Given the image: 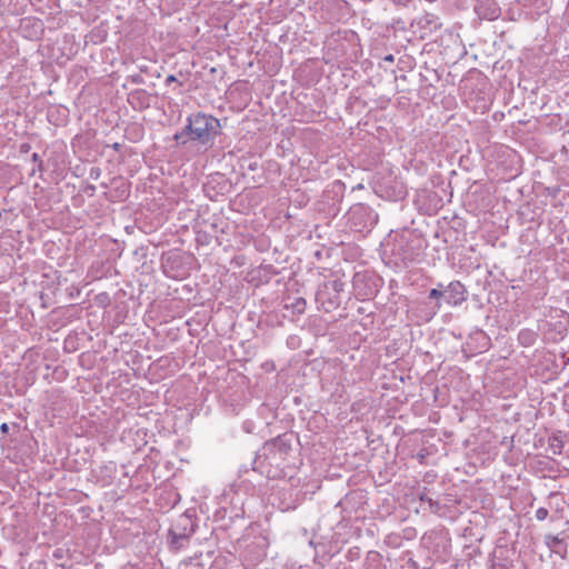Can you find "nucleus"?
I'll return each instance as SVG.
<instances>
[{
	"label": "nucleus",
	"instance_id": "1",
	"mask_svg": "<svg viewBox=\"0 0 569 569\" xmlns=\"http://www.w3.org/2000/svg\"><path fill=\"white\" fill-rule=\"evenodd\" d=\"M296 449L286 437L266 442L258 451L253 469L268 478L292 477L297 467Z\"/></svg>",
	"mask_w": 569,
	"mask_h": 569
},
{
	"label": "nucleus",
	"instance_id": "2",
	"mask_svg": "<svg viewBox=\"0 0 569 569\" xmlns=\"http://www.w3.org/2000/svg\"><path fill=\"white\" fill-rule=\"evenodd\" d=\"M218 120L211 116L197 113L188 119V124L181 132L174 134V140L186 143V134H190L192 140L206 143L210 140L211 130Z\"/></svg>",
	"mask_w": 569,
	"mask_h": 569
},
{
	"label": "nucleus",
	"instance_id": "3",
	"mask_svg": "<svg viewBox=\"0 0 569 569\" xmlns=\"http://www.w3.org/2000/svg\"><path fill=\"white\" fill-rule=\"evenodd\" d=\"M443 300L451 306H457L466 300L465 287L456 281L450 282L449 286L443 290Z\"/></svg>",
	"mask_w": 569,
	"mask_h": 569
},
{
	"label": "nucleus",
	"instance_id": "4",
	"mask_svg": "<svg viewBox=\"0 0 569 569\" xmlns=\"http://www.w3.org/2000/svg\"><path fill=\"white\" fill-rule=\"evenodd\" d=\"M306 300L303 298H296L295 301L289 306L287 305V308H291L295 313H303L306 310Z\"/></svg>",
	"mask_w": 569,
	"mask_h": 569
},
{
	"label": "nucleus",
	"instance_id": "5",
	"mask_svg": "<svg viewBox=\"0 0 569 569\" xmlns=\"http://www.w3.org/2000/svg\"><path fill=\"white\" fill-rule=\"evenodd\" d=\"M31 23H32V26H33V27H34V29H36V32H34L36 34H37V33H39V32L42 30V24H41V22H40V21H34V22H32V20H31V19H23V20H22V27L29 26V24H31Z\"/></svg>",
	"mask_w": 569,
	"mask_h": 569
},
{
	"label": "nucleus",
	"instance_id": "6",
	"mask_svg": "<svg viewBox=\"0 0 569 569\" xmlns=\"http://www.w3.org/2000/svg\"><path fill=\"white\" fill-rule=\"evenodd\" d=\"M548 517V510L546 508H538L536 510V518L540 521L545 520Z\"/></svg>",
	"mask_w": 569,
	"mask_h": 569
},
{
	"label": "nucleus",
	"instance_id": "7",
	"mask_svg": "<svg viewBox=\"0 0 569 569\" xmlns=\"http://www.w3.org/2000/svg\"><path fill=\"white\" fill-rule=\"evenodd\" d=\"M429 298L430 299H439V298H443V291L441 290H438V289H431L430 292H429Z\"/></svg>",
	"mask_w": 569,
	"mask_h": 569
},
{
	"label": "nucleus",
	"instance_id": "8",
	"mask_svg": "<svg viewBox=\"0 0 569 569\" xmlns=\"http://www.w3.org/2000/svg\"><path fill=\"white\" fill-rule=\"evenodd\" d=\"M362 210H363V208L361 206H356V207L352 208L351 213L355 214V213H358V212H360Z\"/></svg>",
	"mask_w": 569,
	"mask_h": 569
},
{
	"label": "nucleus",
	"instance_id": "9",
	"mask_svg": "<svg viewBox=\"0 0 569 569\" xmlns=\"http://www.w3.org/2000/svg\"><path fill=\"white\" fill-rule=\"evenodd\" d=\"M498 17L497 10H493L489 17V19H495Z\"/></svg>",
	"mask_w": 569,
	"mask_h": 569
},
{
	"label": "nucleus",
	"instance_id": "10",
	"mask_svg": "<svg viewBox=\"0 0 569 569\" xmlns=\"http://www.w3.org/2000/svg\"><path fill=\"white\" fill-rule=\"evenodd\" d=\"M1 430H2V431H7V430H8V426H7V423H2V425H1Z\"/></svg>",
	"mask_w": 569,
	"mask_h": 569
},
{
	"label": "nucleus",
	"instance_id": "11",
	"mask_svg": "<svg viewBox=\"0 0 569 569\" xmlns=\"http://www.w3.org/2000/svg\"><path fill=\"white\" fill-rule=\"evenodd\" d=\"M38 158H39V156H38L37 153H33V154H32V159H33L34 161H38Z\"/></svg>",
	"mask_w": 569,
	"mask_h": 569
},
{
	"label": "nucleus",
	"instance_id": "12",
	"mask_svg": "<svg viewBox=\"0 0 569 569\" xmlns=\"http://www.w3.org/2000/svg\"><path fill=\"white\" fill-rule=\"evenodd\" d=\"M173 80H174V77H173V76H169V77L167 78V81H173Z\"/></svg>",
	"mask_w": 569,
	"mask_h": 569
},
{
	"label": "nucleus",
	"instance_id": "13",
	"mask_svg": "<svg viewBox=\"0 0 569 569\" xmlns=\"http://www.w3.org/2000/svg\"><path fill=\"white\" fill-rule=\"evenodd\" d=\"M386 60H388V61H392V60H393V58H392V56H388V57L386 58Z\"/></svg>",
	"mask_w": 569,
	"mask_h": 569
}]
</instances>
